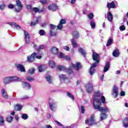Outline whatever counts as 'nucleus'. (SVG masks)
Wrapping results in <instances>:
<instances>
[{
    "instance_id": "nucleus-1",
    "label": "nucleus",
    "mask_w": 128,
    "mask_h": 128,
    "mask_svg": "<svg viewBox=\"0 0 128 128\" xmlns=\"http://www.w3.org/2000/svg\"><path fill=\"white\" fill-rule=\"evenodd\" d=\"M94 110H98L101 112L100 114V120H104L106 119L108 115L106 112H110V110L108 107H100V102H99L98 105L94 104Z\"/></svg>"
},
{
    "instance_id": "nucleus-2",
    "label": "nucleus",
    "mask_w": 128,
    "mask_h": 128,
    "mask_svg": "<svg viewBox=\"0 0 128 128\" xmlns=\"http://www.w3.org/2000/svg\"><path fill=\"white\" fill-rule=\"evenodd\" d=\"M12 82H22V78L18 76H8L3 79V82L4 84H10Z\"/></svg>"
},
{
    "instance_id": "nucleus-3",
    "label": "nucleus",
    "mask_w": 128,
    "mask_h": 128,
    "mask_svg": "<svg viewBox=\"0 0 128 128\" xmlns=\"http://www.w3.org/2000/svg\"><path fill=\"white\" fill-rule=\"evenodd\" d=\"M102 98V94L100 92H96L94 94V104H96V106H98L100 102V106H102V101L100 100V98Z\"/></svg>"
},
{
    "instance_id": "nucleus-4",
    "label": "nucleus",
    "mask_w": 128,
    "mask_h": 128,
    "mask_svg": "<svg viewBox=\"0 0 128 128\" xmlns=\"http://www.w3.org/2000/svg\"><path fill=\"white\" fill-rule=\"evenodd\" d=\"M34 58L40 60V58H42V56H36V53L34 52L30 56H28L27 57V60L29 62H32L34 61Z\"/></svg>"
},
{
    "instance_id": "nucleus-5",
    "label": "nucleus",
    "mask_w": 128,
    "mask_h": 128,
    "mask_svg": "<svg viewBox=\"0 0 128 128\" xmlns=\"http://www.w3.org/2000/svg\"><path fill=\"white\" fill-rule=\"evenodd\" d=\"M86 124H88L89 126H92V124H96V120H94V114L91 115L90 118L86 120Z\"/></svg>"
},
{
    "instance_id": "nucleus-6",
    "label": "nucleus",
    "mask_w": 128,
    "mask_h": 128,
    "mask_svg": "<svg viewBox=\"0 0 128 128\" xmlns=\"http://www.w3.org/2000/svg\"><path fill=\"white\" fill-rule=\"evenodd\" d=\"M49 108L51 110H54L56 108V102L54 100L50 99L48 101Z\"/></svg>"
},
{
    "instance_id": "nucleus-7",
    "label": "nucleus",
    "mask_w": 128,
    "mask_h": 128,
    "mask_svg": "<svg viewBox=\"0 0 128 128\" xmlns=\"http://www.w3.org/2000/svg\"><path fill=\"white\" fill-rule=\"evenodd\" d=\"M118 6V2L116 0L110 3L107 4V8L110 10V8H116Z\"/></svg>"
},
{
    "instance_id": "nucleus-8",
    "label": "nucleus",
    "mask_w": 128,
    "mask_h": 128,
    "mask_svg": "<svg viewBox=\"0 0 128 128\" xmlns=\"http://www.w3.org/2000/svg\"><path fill=\"white\" fill-rule=\"evenodd\" d=\"M99 62H96L94 63L93 64H92V66L90 68L89 72L90 74V76H92L94 74V68H96V66H98V64Z\"/></svg>"
},
{
    "instance_id": "nucleus-9",
    "label": "nucleus",
    "mask_w": 128,
    "mask_h": 128,
    "mask_svg": "<svg viewBox=\"0 0 128 128\" xmlns=\"http://www.w3.org/2000/svg\"><path fill=\"white\" fill-rule=\"evenodd\" d=\"M86 90L88 92H94V86L92 82H88L86 84Z\"/></svg>"
},
{
    "instance_id": "nucleus-10",
    "label": "nucleus",
    "mask_w": 128,
    "mask_h": 128,
    "mask_svg": "<svg viewBox=\"0 0 128 128\" xmlns=\"http://www.w3.org/2000/svg\"><path fill=\"white\" fill-rule=\"evenodd\" d=\"M16 3L18 7H16L15 12H20L22 8V3L20 1V0H17L16 1Z\"/></svg>"
},
{
    "instance_id": "nucleus-11",
    "label": "nucleus",
    "mask_w": 128,
    "mask_h": 128,
    "mask_svg": "<svg viewBox=\"0 0 128 128\" xmlns=\"http://www.w3.org/2000/svg\"><path fill=\"white\" fill-rule=\"evenodd\" d=\"M118 88L116 87V86H114L112 90V95L114 98H117L118 94Z\"/></svg>"
},
{
    "instance_id": "nucleus-12",
    "label": "nucleus",
    "mask_w": 128,
    "mask_h": 128,
    "mask_svg": "<svg viewBox=\"0 0 128 128\" xmlns=\"http://www.w3.org/2000/svg\"><path fill=\"white\" fill-rule=\"evenodd\" d=\"M16 66L18 70H19L21 72H26V68H24L22 64H16Z\"/></svg>"
},
{
    "instance_id": "nucleus-13",
    "label": "nucleus",
    "mask_w": 128,
    "mask_h": 128,
    "mask_svg": "<svg viewBox=\"0 0 128 128\" xmlns=\"http://www.w3.org/2000/svg\"><path fill=\"white\" fill-rule=\"evenodd\" d=\"M93 60L97 62H100V55L96 52H93L92 54Z\"/></svg>"
},
{
    "instance_id": "nucleus-14",
    "label": "nucleus",
    "mask_w": 128,
    "mask_h": 128,
    "mask_svg": "<svg viewBox=\"0 0 128 128\" xmlns=\"http://www.w3.org/2000/svg\"><path fill=\"white\" fill-rule=\"evenodd\" d=\"M72 66L76 70H78L82 68V64L80 62H77L76 64H72Z\"/></svg>"
},
{
    "instance_id": "nucleus-15",
    "label": "nucleus",
    "mask_w": 128,
    "mask_h": 128,
    "mask_svg": "<svg viewBox=\"0 0 128 128\" xmlns=\"http://www.w3.org/2000/svg\"><path fill=\"white\" fill-rule=\"evenodd\" d=\"M8 24L10 26L14 28H16V30H20V26L16 23L10 22L8 23Z\"/></svg>"
},
{
    "instance_id": "nucleus-16",
    "label": "nucleus",
    "mask_w": 128,
    "mask_h": 128,
    "mask_svg": "<svg viewBox=\"0 0 128 128\" xmlns=\"http://www.w3.org/2000/svg\"><path fill=\"white\" fill-rule=\"evenodd\" d=\"M1 94L2 98H6V100L8 98V93L6 92V89H2L1 90Z\"/></svg>"
},
{
    "instance_id": "nucleus-17",
    "label": "nucleus",
    "mask_w": 128,
    "mask_h": 128,
    "mask_svg": "<svg viewBox=\"0 0 128 128\" xmlns=\"http://www.w3.org/2000/svg\"><path fill=\"white\" fill-rule=\"evenodd\" d=\"M48 8L50 10L54 12V10H58V6H56V4H52L48 6Z\"/></svg>"
},
{
    "instance_id": "nucleus-18",
    "label": "nucleus",
    "mask_w": 128,
    "mask_h": 128,
    "mask_svg": "<svg viewBox=\"0 0 128 128\" xmlns=\"http://www.w3.org/2000/svg\"><path fill=\"white\" fill-rule=\"evenodd\" d=\"M24 40H26V44H28L30 42V34L26 32V30H24Z\"/></svg>"
},
{
    "instance_id": "nucleus-19",
    "label": "nucleus",
    "mask_w": 128,
    "mask_h": 128,
    "mask_svg": "<svg viewBox=\"0 0 128 128\" xmlns=\"http://www.w3.org/2000/svg\"><path fill=\"white\" fill-rule=\"evenodd\" d=\"M59 58H65L66 60H70V58L64 55L62 52L60 53Z\"/></svg>"
},
{
    "instance_id": "nucleus-20",
    "label": "nucleus",
    "mask_w": 128,
    "mask_h": 128,
    "mask_svg": "<svg viewBox=\"0 0 128 128\" xmlns=\"http://www.w3.org/2000/svg\"><path fill=\"white\" fill-rule=\"evenodd\" d=\"M112 56L114 58H118L120 56V50L118 49H115L112 52Z\"/></svg>"
},
{
    "instance_id": "nucleus-21",
    "label": "nucleus",
    "mask_w": 128,
    "mask_h": 128,
    "mask_svg": "<svg viewBox=\"0 0 128 128\" xmlns=\"http://www.w3.org/2000/svg\"><path fill=\"white\" fill-rule=\"evenodd\" d=\"M22 86L24 88H27L28 90L30 88V84L26 82H23Z\"/></svg>"
},
{
    "instance_id": "nucleus-22",
    "label": "nucleus",
    "mask_w": 128,
    "mask_h": 128,
    "mask_svg": "<svg viewBox=\"0 0 128 128\" xmlns=\"http://www.w3.org/2000/svg\"><path fill=\"white\" fill-rule=\"evenodd\" d=\"M46 70V66L44 65L40 66L38 67V72H44Z\"/></svg>"
},
{
    "instance_id": "nucleus-23",
    "label": "nucleus",
    "mask_w": 128,
    "mask_h": 128,
    "mask_svg": "<svg viewBox=\"0 0 128 128\" xmlns=\"http://www.w3.org/2000/svg\"><path fill=\"white\" fill-rule=\"evenodd\" d=\"M58 52V48H56V47H53L52 48L51 50V52L53 54H56Z\"/></svg>"
},
{
    "instance_id": "nucleus-24",
    "label": "nucleus",
    "mask_w": 128,
    "mask_h": 128,
    "mask_svg": "<svg viewBox=\"0 0 128 128\" xmlns=\"http://www.w3.org/2000/svg\"><path fill=\"white\" fill-rule=\"evenodd\" d=\"M72 36L74 38H78L80 36V34L78 31H74L72 33Z\"/></svg>"
},
{
    "instance_id": "nucleus-25",
    "label": "nucleus",
    "mask_w": 128,
    "mask_h": 128,
    "mask_svg": "<svg viewBox=\"0 0 128 128\" xmlns=\"http://www.w3.org/2000/svg\"><path fill=\"white\" fill-rule=\"evenodd\" d=\"M108 70H110V63L108 62H106L105 66L104 68V72H108Z\"/></svg>"
},
{
    "instance_id": "nucleus-26",
    "label": "nucleus",
    "mask_w": 128,
    "mask_h": 128,
    "mask_svg": "<svg viewBox=\"0 0 128 128\" xmlns=\"http://www.w3.org/2000/svg\"><path fill=\"white\" fill-rule=\"evenodd\" d=\"M107 18L109 22H112V14L110 12H108Z\"/></svg>"
},
{
    "instance_id": "nucleus-27",
    "label": "nucleus",
    "mask_w": 128,
    "mask_h": 128,
    "mask_svg": "<svg viewBox=\"0 0 128 128\" xmlns=\"http://www.w3.org/2000/svg\"><path fill=\"white\" fill-rule=\"evenodd\" d=\"M6 8V4H4V2H0V10H4Z\"/></svg>"
},
{
    "instance_id": "nucleus-28",
    "label": "nucleus",
    "mask_w": 128,
    "mask_h": 128,
    "mask_svg": "<svg viewBox=\"0 0 128 128\" xmlns=\"http://www.w3.org/2000/svg\"><path fill=\"white\" fill-rule=\"evenodd\" d=\"M123 122H124V128H128V118H125Z\"/></svg>"
},
{
    "instance_id": "nucleus-29",
    "label": "nucleus",
    "mask_w": 128,
    "mask_h": 128,
    "mask_svg": "<svg viewBox=\"0 0 128 128\" xmlns=\"http://www.w3.org/2000/svg\"><path fill=\"white\" fill-rule=\"evenodd\" d=\"M46 78L47 80V82L49 84H52V77L50 75H48L46 77Z\"/></svg>"
},
{
    "instance_id": "nucleus-30",
    "label": "nucleus",
    "mask_w": 128,
    "mask_h": 128,
    "mask_svg": "<svg viewBox=\"0 0 128 128\" xmlns=\"http://www.w3.org/2000/svg\"><path fill=\"white\" fill-rule=\"evenodd\" d=\"M40 20V18L38 17L36 18V22H32L30 24V26H36L38 22V20Z\"/></svg>"
},
{
    "instance_id": "nucleus-31",
    "label": "nucleus",
    "mask_w": 128,
    "mask_h": 128,
    "mask_svg": "<svg viewBox=\"0 0 128 128\" xmlns=\"http://www.w3.org/2000/svg\"><path fill=\"white\" fill-rule=\"evenodd\" d=\"M71 42L74 48H78V44H76V40H74V38H72L71 40Z\"/></svg>"
},
{
    "instance_id": "nucleus-32",
    "label": "nucleus",
    "mask_w": 128,
    "mask_h": 128,
    "mask_svg": "<svg viewBox=\"0 0 128 128\" xmlns=\"http://www.w3.org/2000/svg\"><path fill=\"white\" fill-rule=\"evenodd\" d=\"M59 78L60 80L62 81V80H66V78H66V75H64V74H61L59 76Z\"/></svg>"
},
{
    "instance_id": "nucleus-33",
    "label": "nucleus",
    "mask_w": 128,
    "mask_h": 128,
    "mask_svg": "<svg viewBox=\"0 0 128 128\" xmlns=\"http://www.w3.org/2000/svg\"><path fill=\"white\" fill-rule=\"evenodd\" d=\"M35 70H36L34 68H30L28 71V74H34Z\"/></svg>"
},
{
    "instance_id": "nucleus-34",
    "label": "nucleus",
    "mask_w": 128,
    "mask_h": 128,
    "mask_svg": "<svg viewBox=\"0 0 128 128\" xmlns=\"http://www.w3.org/2000/svg\"><path fill=\"white\" fill-rule=\"evenodd\" d=\"M49 66H50V68H55L56 66V64L54 63V61L52 60H50L49 62Z\"/></svg>"
},
{
    "instance_id": "nucleus-35",
    "label": "nucleus",
    "mask_w": 128,
    "mask_h": 128,
    "mask_svg": "<svg viewBox=\"0 0 128 128\" xmlns=\"http://www.w3.org/2000/svg\"><path fill=\"white\" fill-rule=\"evenodd\" d=\"M14 110H22V106L20 104H17L14 106Z\"/></svg>"
},
{
    "instance_id": "nucleus-36",
    "label": "nucleus",
    "mask_w": 128,
    "mask_h": 128,
    "mask_svg": "<svg viewBox=\"0 0 128 128\" xmlns=\"http://www.w3.org/2000/svg\"><path fill=\"white\" fill-rule=\"evenodd\" d=\"M12 120H14V117L12 116H9L6 118V121L8 122H12Z\"/></svg>"
},
{
    "instance_id": "nucleus-37",
    "label": "nucleus",
    "mask_w": 128,
    "mask_h": 128,
    "mask_svg": "<svg viewBox=\"0 0 128 128\" xmlns=\"http://www.w3.org/2000/svg\"><path fill=\"white\" fill-rule=\"evenodd\" d=\"M78 52H79L82 54L83 56H84V54H86V50H84L82 48H79Z\"/></svg>"
},
{
    "instance_id": "nucleus-38",
    "label": "nucleus",
    "mask_w": 128,
    "mask_h": 128,
    "mask_svg": "<svg viewBox=\"0 0 128 128\" xmlns=\"http://www.w3.org/2000/svg\"><path fill=\"white\" fill-rule=\"evenodd\" d=\"M112 44V39L110 38L108 40L106 46H111Z\"/></svg>"
},
{
    "instance_id": "nucleus-39",
    "label": "nucleus",
    "mask_w": 128,
    "mask_h": 128,
    "mask_svg": "<svg viewBox=\"0 0 128 128\" xmlns=\"http://www.w3.org/2000/svg\"><path fill=\"white\" fill-rule=\"evenodd\" d=\"M4 118L2 116H0V126H4Z\"/></svg>"
},
{
    "instance_id": "nucleus-40",
    "label": "nucleus",
    "mask_w": 128,
    "mask_h": 128,
    "mask_svg": "<svg viewBox=\"0 0 128 128\" xmlns=\"http://www.w3.org/2000/svg\"><path fill=\"white\" fill-rule=\"evenodd\" d=\"M90 26L92 28H96V23L94 21H91L90 22Z\"/></svg>"
},
{
    "instance_id": "nucleus-41",
    "label": "nucleus",
    "mask_w": 128,
    "mask_h": 128,
    "mask_svg": "<svg viewBox=\"0 0 128 128\" xmlns=\"http://www.w3.org/2000/svg\"><path fill=\"white\" fill-rule=\"evenodd\" d=\"M58 68L59 70H66V67L62 66H58Z\"/></svg>"
},
{
    "instance_id": "nucleus-42",
    "label": "nucleus",
    "mask_w": 128,
    "mask_h": 128,
    "mask_svg": "<svg viewBox=\"0 0 128 128\" xmlns=\"http://www.w3.org/2000/svg\"><path fill=\"white\" fill-rule=\"evenodd\" d=\"M67 96H68L69 98H72V100H74V97L72 96V94L71 93H70L69 92H67Z\"/></svg>"
},
{
    "instance_id": "nucleus-43",
    "label": "nucleus",
    "mask_w": 128,
    "mask_h": 128,
    "mask_svg": "<svg viewBox=\"0 0 128 128\" xmlns=\"http://www.w3.org/2000/svg\"><path fill=\"white\" fill-rule=\"evenodd\" d=\"M22 118H23V120H28V116L26 114H22Z\"/></svg>"
},
{
    "instance_id": "nucleus-44",
    "label": "nucleus",
    "mask_w": 128,
    "mask_h": 128,
    "mask_svg": "<svg viewBox=\"0 0 128 128\" xmlns=\"http://www.w3.org/2000/svg\"><path fill=\"white\" fill-rule=\"evenodd\" d=\"M39 34L40 36H44V34H46V32H44V30H40L39 31Z\"/></svg>"
},
{
    "instance_id": "nucleus-45",
    "label": "nucleus",
    "mask_w": 128,
    "mask_h": 128,
    "mask_svg": "<svg viewBox=\"0 0 128 128\" xmlns=\"http://www.w3.org/2000/svg\"><path fill=\"white\" fill-rule=\"evenodd\" d=\"M26 78L28 82H34V78L32 77H26Z\"/></svg>"
},
{
    "instance_id": "nucleus-46",
    "label": "nucleus",
    "mask_w": 128,
    "mask_h": 128,
    "mask_svg": "<svg viewBox=\"0 0 128 128\" xmlns=\"http://www.w3.org/2000/svg\"><path fill=\"white\" fill-rule=\"evenodd\" d=\"M101 100L102 102V104L106 103V98H104V96H101Z\"/></svg>"
},
{
    "instance_id": "nucleus-47",
    "label": "nucleus",
    "mask_w": 128,
    "mask_h": 128,
    "mask_svg": "<svg viewBox=\"0 0 128 128\" xmlns=\"http://www.w3.org/2000/svg\"><path fill=\"white\" fill-rule=\"evenodd\" d=\"M120 30H122V31L125 30L126 26H124V25H122L120 27Z\"/></svg>"
},
{
    "instance_id": "nucleus-48",
    "label": "nucleus",
    "mask_w": 128,
    "mask_h": 128,
    "mask_svg": "<svg viewBox=\"0 0 128 128\" xmlns=\"http://www.w3.org/2000/svg\"><path fill=\"white\" fill-rule=\"evenodd\" d=\"M67 72L68 74H72V68H69L68 69Z\"/></svg>"
},
{
    "instance_id": "nucleus-49",
    "label": "nucleus",
    "mask_w": 128,
    "mask_h": 128,
    "mask_svg": "<svg viewBox=\"0 0 128 128\" xmlns=\"http://www.w3.org/2000/svg\"><path fill=\"white\" fill-rule=\"evenodd\" d=\"M64 50H67V52H68V50H70V47H68L67 46H64L63 47Z\"/></svg>"
},
{
    "instance_id": "nucleus-50",
    "label": "nucleus",
    "mask_w": 128,
    "mask_h": 128,
    "mask_svg": "<svg viewBox=\"0 0 128 128\" xmlns=\"http://www.w3.org/2000/svg\"><path fill=\"white\" fill-rule=\"evenodd\" d=\"M58 30H62V24H60V23L57 26Z\"/></svg>"
},
{
    "instance_id": "nucleus-51",
    "label": "nucleus",
    "mask_w": 128,
    "mask_h": 128,
    "mask_svg": "<svg viewBox=\"0 0 128 128\" xmlns=\"http://www.w3.org/2000/svg\"><path fill=\"white\" fill-rule=\"evenodd\" d=\"M88 18L92 20L94 18V14L91 13L88 15Z\"/></svg>"
},
{
    "instance_id": "nucleus-52",
    "label": "nucleus",
    "mask_w": 128,
    "mask_h": 128,
    "mask_svg": "<svg viewBox=\"0 0 128 128\" xmlns=\"http://www.w3.org/2000/svg\"><path fill=\"white\" fill-rule=\"evenodd\" d=\"M50 28L51 30H54L56 28V25L51 24H50Z\"/></svg>"
},
{
    "instance_id": "nucleus-53",
    "label": "nucleus",
    "mask_w": 128,
    "mask_h": 128,
    "mask_svg": "<svg viewBox=\"0 0 128 128\" xmlns=\"http://www.w3.org/2000/svg\"><path fill=\"white\" fill-rule=\"evenodd\" d=\"M60 24H66V20H64V19H62L61 20L60 22Z\"/></svg>"
},
{
    "instance_id": "nucleus-54",
    "label": "nucleus",
    "mask_w": 128,
    "mask_h": 128,
    "mask_svg": "<svg viewBox=\"0 0 128 128\" xmlns=\"http://www.w3.org/2000/svg\"><path fill=\"white\" fill-rule=\"evenodd\" d=\"M32 10L36 12H36H38L40 10L38 8H34Z\"/></svg>"
},
{
    "instance_id": "nucleus-55",
    "label": "nucleus",
    "mask_w": 128,
    "mask_h": 128,
    "mask_svg": "<svg viewBox=\"0 0 128 128\" xmlns=\"http://www.w3.org/2000/svg\"><path fill=\"white\" fill-rule=\"evenodd\" d=\"M30 98V96H25L22 97V100H28Z\"/></svg>"
},
{
    "instance_id": "nucleus-56",
    "label": "nucleus",
    "mask_w": 128,
    "mask_h": 128,
    "mask_svg": "<svg viewBox=\"0 0 128 128\" xmlns=\"http://www.w3.org/2000/svg\"><path fill=\"white\" fill-rule=\"evenodd\" d=\"M84 106H81L82 114H84Z\"/></svg>"
},
{
    "instance_id": "nucleus-57",
    "label": "nucleus",
    "mask_w": 128,
    "mask_h": 128,
    "mask_svg": "<svg viewBox=\"0 0 128 128\" xmlns=\"http://www.w3.org/2000/svg\"><path fill=\"white\" fill-rule=\"evenodd\" d=\"M120 96H126V93L124 91H122L120 93Z\"/></svg>"
},
{
    "instance_id": "nucleus-58",
    "label": "nucleus",
    "mask_w": 128,
    "mask_h": 128,
    "mask_svg": "<svg viewBox=\"0 0 128 128\" xmlns=\"http://www.w3.org/2000/svg\"><path fill=\"white\" fill-rule=\"evenodd\" d=\"M26 8H27L28 10H32V8L31 5H28L26 6Z\"/></svg>"
},
{
    "instance_id": "nucleus-59",
    "label": "nucleus",
    "mask_w": 128,
    "mask_h": 128,
    "mask_svg": "<svg viewBox=\"0 0 128 128\" xmlns=\"http://www.w3.org/2000/svg\"><path fill=\"white\" fill-rule=\"evenodd\" d=\"M50 34L52 36H56V33L54 32L52 30H50Z\"/></svg>"
},
{
    "instance_id": "nucleus-60",
    "label": "nucleus",
    "mask_w": 128,
    "mask_h": 128,
    "mask_svg": "<svg viewBox=\"0 0 128 128\" xmlns=\"http://www.w3.org/2000/svg\"><path fill=\"white\" fill-rule=\"evenodd\" d=\"M41 4H46V0H40Z\"/></svg>"
},
{
    "instance_id": "nucleus-61",
    "label": "nucleus",
    "mask_w": 128,
    "mask_h": 128,
    "mask_svg": "<svg viewBox=\"0 0 128 128\" xmlns=\"http://www.w3.org/2000/svg\"><path fill=\"white\" fill-rule=\"evenodd\" d=\"M8 8H14V5L12 4H9L8 6Z\"/></svg>"
},
{
    "instance_id": "nucleus-62",
    "label": "nucleus",
    "mask_w": 128,
    "mask_h": 128,
    "mask_svg": "<svg viewBox=\"0 0 128 128\" xmlns=\"http://www.w3.org/2000/svg\"><path fill=\"white\" fill-rule=\"evenodd\" d=\"M44 48V45H40L39 46V48L41 49V50H43V48Z\"/></svg>"
},
{
    "instance_id": "nucleus-63",
    "label": "nucleus",
    "mask_w": 128,
    "mask_h": 128,
    "mask_svg": "<svg viewBox=\"0 0 128 128\" xmlns=\"http://www.w3.org/2000/svg\"><path fill=\"white\" fill-rule=\"evenodd\" d=\"M76 0H71V4H74Z\"/></svg>"
},
{
    "instance_id": "nucleus-64",
    "label": "nucleus",
    "mask_w": 128,
    "mask_h": 128,
    "mask_svg": "<svg viewBox=\"0 0 128 128\" xmlns=\"http://www.w3.org/2000/svg\"><path fill=\"white\" fill-rule=\"evenodd\" d=\"M45 128H52L50 126V125H46V126H45Z\"/></svg>"
}]
</instances>
